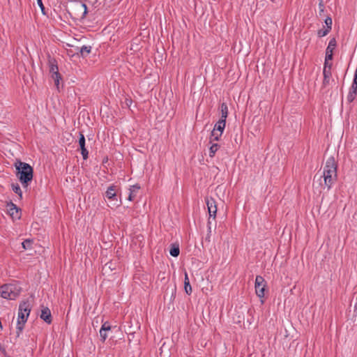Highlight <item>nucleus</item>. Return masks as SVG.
I'll use <instances>...</instances> for the list:
<instances>
[{
	"instance_id": "obj_33",
	"label": "nucleus",
	"mask_w": 357,
	"mask_h": 357,
	"mask_svg": "<svg viewBox=\"0 0 357 357\" xmlns=\"http://www.w3.org/2000/svg\"><path fill=\"white\" fill-rule=\"evenodd\" d=\"M37 3H38V6H39V7H40V10H41V11H42V13H43V15H45V6H44V5H43V3L42 0H37Z\"/></svg>"
},
{
	"instance_id": "obj_16",
	"label": "nucleus",
	"mask_w": 357,
	"mask_h": 357,
	"mask_svg": "<svg viewBox=\"0 0 357 357\" xmlns=\"http://www.w3.org/2000/svg\"><path fill=\"white\" fill-rule=\"evenodd\" d=\"M140 189V186L138 184L133 185L130 187V193L128 195V200L132 201L136 196V192Z\"/></svg>"
},
{
	"instance_id": "obj_21",
	"label": "nucleus",
	"mask_w": 357,
	"mask_h": 357,
	"mask_svg": "<svg viewBox=\"0 0 357 357\" xmlns=\"http://www.w3.org/2000/svg\"><path fill=\"white\" fill-rule=\"evenodd\" d=\"M91 46L84 45L79 48V52L82 57L87 56L91 53Z\"/></svg>"
},
{
	"instance_id": "obj_24",
	"label": "nucleus",
	"mask_w": 357,
	"mask_h": 357,
	"mask_svg": "<svg viewBox=\"0 0 357 357\" xmlns=\"http://www.w3.org/2000/svg\"><path fill=\"white\" fill-rule=\"evenodd\" d=\"M222 133L212 130L211 137H210V143H211L213 141H218L220 137H221Z\"/></svg>"
},
{
	"instance_id": "obj_17",
	"label": "nucleus",
	"mask_w": 357,
	"mask_h": 357,
	"mask_svg": "<svg viewBox=\"0 0 357 357\" xmlns=\"http://www.w3.org/2000/svg\"><path fill=\"white\" fill-rule=\"evenodd\" d=\"M323 75H324L323 85L326 86V85L328 84L330 78L331 77V70H330V67L328 69H326V68H324Z\"/></svg>"
},
{
	"instance_id": "obj_14",
	"label": "nucleus",
	"mask_w": 357,
	"mask_h": 357,
	"mask_svg": "<svg viewBox=\"0 0 357 357\" xmlns=\"http://www.w3.org/2000/svg\"><path fill=\"white\" fill-rule=\"evenodd\" d=\"M19 311L23 312L24 314L29 317L31 312L30 303L29 301H23L20 304Z\"/></svg>"
},
{
	"instance_id": "obj_5",
	"label": "nucleus",
	"mask_w": 357,
	"mask_h": 357,
	"mask_svg": "<svg viewBox=\"0 0 357 357\" xmlns=\"http://www.w3.org/2000/svg\"><path fill=\"white\" fill-rule=\"evenodd\" d=\"M47 58L50 73L52 75V78L54 79L55 85L57 89H59V80L61 79V75L59 72L57 61L54 58H52L50 54H47Z\"/></svg>"
},
{
	"instance_id": "obj_20",
	"label": "nucleus",
	"mask_w": 357,
	"mask_h": 357,
	"mask_svg": "<svg viewBox=\"0 0 357 357\" xmlns=\"http://www.w3.org/2000/svg\"><path fill=\"white\" fill-rule=\"evenodd\" d=\"M184 289L187 294L190 295L192 292V287L190 284L188 275L187 273H185V280H184Z\"/></svg>"
},
{
	"instance_id": "obj_23",
	"label": "nucleus",
	"mask_w": 357,
	"mask_h": 357,
	"mask_svg": "<svg viewBox=\"0 0 357 357\" xmlns=\"http://www.w3.org/2000/svg\"><path fill=\"white\" fill-rule=\"evenodd\" d=\"M33 243V241L32 239H26L22 243V245L24 250H31L32 249V245Z\"/></svg>"
},
{
	"instance_id": "obj_3",
	"label": "nucleus",
	"mask_w": 357,
	"mask_h": 357,
	"mask_svg": "<svg viewBox=\"0 0 357 357\" xmlns=\"http://www.w3.org/2000/svg\"><path fill=\"white\" fill-rule=\"evenodd\" d=\"M67 12L73 19L85 18L88 10L85 3L80 0H70L67 6Z\"/></svg>"
},
{
	"instance_id": "obj_8",
	"label": "nucleus",
	"mask_w": 357,
	"mask_h": 357,
	"mask_svg": "<svg viewBox=\"0 0 357 357\" xmlns=\"http://www.w3.org/2000/svg\"><path fill=\"white\" fill-rule=\"evenodd\" d=\"M105 197L109 201L112 202V205H108L109 207L112 208L114 206H119L120 205L117 199L116 194V187L114 185H111L107 188L105 192Z\"/></svg>"
},
{
	"instance_id": "obj_36",
	"label": "nucleus",
	"mask_w": 357,
	"mask_h": 357,
	"mask_svg": "<svg viewBox=\"0 0 357 357\" xmlns=\"http://www.w3.org/2000/svg\"><path fill=\"white\" fill-rule=\"evenodd\" d=\"M111 267H112V265L108 266V268H109L112 269Z\"/></svg>"
},
{
	"instance_id": "obj_11",
	"label": "nucleus",
	"mask_w": 357,
	"mask_h": 357,
	"mask_svg": "<svg viewBox=\"0 0 357 357\" xmlns=\"http://www.w3.org/2000/svg\"><path fill=\"white\" fill-rule=\"evenodd\" d=\"M40 319H42L45 322L48 324H50L52 321V317L51 311L47 307L42 306L41 314L40 315Z\"/></svg>"
},
{
	"instance_id": "obj_6",
	"label": "nucleus",
	"mask_w": 357,
	"mask_h": 357,
	"mask_svg": "<svg viewBox=\"0 0 357 357\" xmlns=\"http://www.w3.org/2000/svg\"><path fill=\"white\" fill-rule=\"evenodd\" d=\"M206 203L208 211L209 213V218L208 220V230L210 231L211 230L210 225L211 224V218H213L215 220L216 213H217V206H216V202L212 197L207 198L206 200Z\"/></svg>"
},
{
	"instance_id": "obj_7",
	"label": "nucleus",
	"mask_w": 357,
	"mask_h": 357,
	"mask_svg": "<svg viewBox=\"0 0 357 357\" xmlns=\"http://www.w3.org/2000/svg\"><path fill=\"white\" fill-rule=\"evenodd\" d=\"M266 283V282L262 276H256L255 282V292L257 296L260 298H262L264 296Z\"/></svg>"
},
{
	"instance_id": "obj_13",
	"label": "nucleus",
	"mask_w": 357,
	"mask_h": 357,
	"mask_svg": "<svg viewBox=\"0 0 357 357\" xmlns=\"http://www.w3.org/2000/svg\"><path fill=\"white\" fill-rule=\"evenodd\" d=\"M20 209L12 202L8 204V211L12 218H20Z\"/></svg>"
},
{
	"instance_id": "obj_2",
	"label": "nucleus",
	"mask_w": 357,
	"mask_h": 357,
	"mask_svg": "<svg viewBox=\"0 0 357 357\" xmlns=\"http://www.w3.org/2000/svg\"><path fill=\"white\" fill-rule=\"evenodd\" d=\"M321 177H324V185L329 190L337 179V162L334 157L331 156L326 160Z\"/></svg>"
},
{
	"instance_id": "obj_9",
	"label": "nucleus",
	"mask_w": 357,
	"mask_h": 357,
	"mask_svg": "<svg viewBox=\"0 0 357 357\" xmlns=\"http://www.w3.org/2000/svg\"><path fill=\"white\" fill-rule=\"evenodd\" d=\"M27 315L24 314L23 312L19 311L18 312V319L17 324V337H19L20 333H22L24 324L27 320Z\"/></svg>"
},
{
	"instance_id": "obj_32",
	"label": "nucleus",
	"mask_w": 357,
	"mask_h": 357,
	"mask_svg": "<svg viewBox=\"0 0 357 357\" xmlns=\"http://www.w3.org/2000/svg\"><path fill=\"white\" fill-rule=\"evenodd\" d=\"M333 58V53L329 52L328 51H326V56H325L326 61L332 60Z\"/></svg>"
},
{
	"instance_id": "obj_38",
	"label": "nucleus",
	"mask_w": 357,
	"mask_h": 357,
	"mask_svg": "<svg viewBox=\"0 0 357 357\" xmlns=\"http://www.w3.org/2000/svg\"><path fill=\"white\" fill-rule=\"evenodd\" d=\"M272 2H275V0H271Z\"/></svg>"
},
{
	"instance_id": "obj_12",
	"label": "nucleus",
	"mask_w": 357,
	"mask_h": 357,
	"mask_svg": "<svg viewBox=\"0 0 357 357\" xmlns=\"http://www.w3.org/2000/svg\"><path fill=\"white\" fill-rule=\"evenodd\" d=\"M111 330V325L108 321L105 322L100 330V337L101 341L104 342L107 337V335L106 333L107 331Z\"/></svg>"
},
{
	"instance_id": "obj_28",
	"label": "nucleus",
	"mask_w": 357,
	"mask_h": 357,
	"mask_svg": "<svg viewBox=\"0 0 357 357\" xmlns=\"http://www.w3.org/2000/svg\"><path fill=\"white\" fill-rule=\"evenodd\" d=\"M325 6L323 0L319 1V15L321 17L324 15Z\"/></svg>"
},
{
	"instance_id": "obj_26",
	"label": "nucleus",
	"mask_w": 357,
	"mask_h": 357,
	"mask_svg": "<svg viewBox=\"0 0 357 357\" xmlns=\"http://www.w3.org/2000/svg\"><path fill=\"white\" fill-rule=\"evenodd\" d=\"M219 148L220 145L218 144H213L209 149L210 157H213Z\"/></svg>"
},
{
	"instance_id": "obj_31",
	"label": "nucleus",
	"mask_w": 357,
	"mask_h": 357,
	"mask_svg": "<svg viewBox=\"0 0 357 357\" xmlns=\"http://www.w3.org/2000/svg\"><path fill=\"white\" fill-rule=\"evenodd\" d=\"M324 22L326 24V29H328V30H331V28H332V19L331 17H327L325 20H324Z\"/></svg>"
},
{
	"instance_id": "obj_1",
	"label": "nucleus",
	"mask_w": 357,
	"mask_h": 357,
	"mask_svg": "<svg viewBox=\"0 0 357 357\" xmlns=\"http://www.w3.org/2000/svg\"><path fill=\"white\" fill-rule=\"evenodd\" d=\"M16 176L24 188H26L31 182L33 176V169L28 163L17 160L15 163Z\"/></svg>"
},
{
	"instance_id": "obj_34",
	"label": "nucleus",
	"mask_w": 357,
	"mask_h": 357,
	"mask_svg": "<svg viewBox=\"0 0 357 357\" xmlns=\"http://www.w3.org/2000/svg\"><path fill=\"white\" fill-rule=\"evenodd\" d=\"M332 63H329L328 61H324V68H326L328 69L330 67V70H331Z\"/></svg>"
},
{
	"instance_id": "obj_18",
	"label": "nucleus",
	"mask_w": 357,
	"mask_h": 357,
	"mask_svg": "<svg viewBox=\"0 0 357 357\" xmlns=\"http://www.w3.org/2000/svg\"><path fill=\"white\" fill-rule=\"evenodd\" d=\"M226 125V121H223L222 120H219L214 126L213 130L215 132L218 131L222 134Z\"/></svg>"
},
{
	"instance_id": "obj_10",
	"label": "nucleus",
	"mask_w": 357,
	"mask_h": 357,
	"mask_svg": "<svg viewBox=\"0 0 357 357\" xmlns=\"http://www.w3.org/2000/svg\"><path fill=\"white\" fill-rule=\"evenodd\" d=\"M79 146L81 150V153L84 160H86L89 157V151L85 146L86 140L85 137L82 132H79Z\"/></svg>"
},
{
	"instance_id": "obj_29",
	"label": "nucleus",
	"mask_w": 357,
	"mask_h": 357,
	"mask_svg": "<svg viewBox=\"0 0 357 357\" xmlns=\"http://www.w3.org/2000/svg\"><path fill=\"white\" fill-rule=\"evenodd\" d=\"M330 31H331L326 28L319 29L317 32V35L319 37H324V36H326Z\"/></svg>"
},
{
	"instance_id": "obj_25",
	"label": "nucleus",
	"mask_w": 357,
	"mask_h": 357,
	"mask_svg": "<svg viewBox=\"0 0 357 357\" xmlns=\"http://www.w3.org/2000/svg\"><path fill=\"white\" fill-rule=\"evenodd\" d=\"M11 187L13 190L19 195L20 198L22 197V192L18 183H12Z\"/></svg>"
},
{
	"instance_id": "obj_15",
	"label": "nucleus",
	"mask_w": 357,
	"mask_h": 357,
	"mask_svg": "<svg viewBox=\"0 0 357 357\" xmlns=\"http://www.w3.org/2000/svg\"><path fill=\"white\" fill-rule=\"evenodd\" d=\"M220 112H221V117L219 120H222L223 121H226V119L228 116V107L225 102H222L220 105Z\"/></svg>"
},
{
	"instance_id": "obj_37",
	"label": "nucleus",
	"mask_w": 357,
	"mask_h": 357,
	"mask_svg": "<svg viewBox=\"0 0 357 357\" xmlns=\"http://www.w3.org/2000/svg\"><path fill=\"white\" fill-rule=\"evenodd\" d=\"M127 101H129L130 102H132V100H126V102H127Z\"/></svg>"
},
{
	"instance_id": "obj_4",
	"label": "nucleus",
	"mask_w": 357,
	"mask_h": 357,
	"mask_svg": "<svg viewBox=\"0 0 357 357\" xmlns=\"http://www.w3.org/2000/svg\"><path fill=\"white\" fill-rule=\"evenodd\" d=\"M20 294V288L13 284H5L1 287L0 295L2 298L15 300Z\"/></svg>"
},
{
	"instance_id": "obj_27",
	"label": "nucleus",
	"mask_w": 357,
	"mask_h": 357,
	"mask_svg": "<svg viewBox=\"0 0 357 357\" xmlns=\"http://www.w3.org/2000/svg\"><path fill=\"white\" fill-rule=\"evenodd\" d=\"M356 96H357V93L349 91L347 98V101L349 103L352 102L355 100Z\"/></svg>"
},
{
	"instance_id": "obj_19",
	"label": "nucleus",
	"mask_w": 357,
	"mask_h": 357,
	"mask_svg": "<svg viewBox=\"0 0 357 357\" xmlns=\"http://www.w3.org/2000/svg\"><path fill=\"white\" fill-rule=\"evenodd\" d=\"M180 250L179 245L176 243H173L171 245V248L169 250V254L174 257H176L179 255Z\"/></svg>"
},
{
	"instance_id": "obj_22",
	"label": "nucleus",
	"mask_w": 357,
	"mask_h": 357,
	"mask_svg": "<svg viewBox=\"0 0 357 357\" xmlns=\"http://www.w3.org/2000/svg\"><path fill=\"white\" fill-rule=\"evenodd\" d=\"M337 45V42L335 38H333L330 40L326 50V51H328L329 52L333 53V50H335Z\"/></svg>"
},
{
	"instance_id": "obj_30",
	"label": "nucleus",
	"mask_w": 357,
	"mask_h": 357,
	"mask_svg": "<svg viewBox=\"0 0 357 357\" xmlns=\"http://www.w3.org/2000/svg\"><path fill=\"white\" fill-rule=\"evenodd\" d=\"M349 91L357 93V76L354 77L353 83Z\"/></svg>"
},
{
	"instance_id": "obj_35",
	"label": "nucleus",
	"mask_w": 357,
	"mask_h": 357,
	"mask_svg": "<svg viewBox=\"0 0 357 357\" xmlns=\"http://www.w3.org/2000/svg\"><path fill=\"white\" fill-rule=\"evenodd\" d=\"M356 305H357V301H356V304L354 305V310H356Z\"/></svg>"
}]
</instances>
